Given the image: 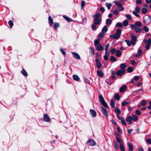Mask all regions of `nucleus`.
<instances>
[{
	"mask_svg": "<svg viewBox=\"0 0 151 151\" xmlns=\"http://www.w3.org/2000/svg\"><path fill=\"white\" fill-rule=\"evenodd\" d=\"M121 31L120 29H118L116 31V33L114 35H111L110 37L113 39H118L120 37Z\"/></svg>",
	"mask_w": 151,
	"mask_h": 151,
	"instance_id": "obj_1",
	"label": "nucleus"
},
{
	"mask_svg": "<svg viewBox=\"0 0 151 151\" xmlns=\"http://www.w3.org/2000/svg\"><path fill=\"white\" fill-rule=\"evenodd\" d=\"M99 99L100 103L103 106H104L106 108L108 107V106L105 101V100L101 95H99Z\"/></svg>",
	"mask_w": 151,
	"mask_h": 151,
	"instance_id": "obj_2",
	"label": "nucleus"
},
{
	"mask_svg": "<svg viewBox=\"0 0 151 151\" xmlns=\"http://www.w3.org/2000/svg\"><path fill=\"white\" fill-rule=\"evenodd\" d=\"M86 144L88 146H93L95 145L96 142L93 139H89L87 141Z\"/></svg>",
	"mask_w": 151,
	"mask_h": 151,
	"instance_id": "obj_3",
	"label": "nucleus"
},
{
	"mask_svg": "<svg viewBox=\"0 0 151 151\" xmlns=\"http://www.w3.org/2000/svg\"><path fill=\"white\" fill-rule=\"evenodd\" d=\"M125 71V69L119 70L116 72V74L118 76H122L124 73Z\"/></svg>",
	"mask_w": 151,
	"mask_h": 151,
	"instance_id": "obj_4",
	"label": "nucleus"
},
{
	"mask_svg": "<svg viewBox=\"0 0 151 151\" xmlns=\"http://www.w3.org/2000/svg\"><path fill=\"white\" fill-rule=\"evenodd\" d=\"M131 42L132 45H134L136 44V41L137 40V37L135 36H133L131 37Z\"/></svg>",
	"mask_w": 151,
	"mask_h": 151,
	"instance_id": "obj_5",
	"label": "nucleus"
},
{
	"mask_svg": "<svg viewBox=\"0 0 151 151\" xmlns=\"http://www.w3.org/2000/svg\"><path fill=\"white\" fill-rule=\"evenodd\" d=\"M104 115L106 117L108 116V112L107 110L102 106L100 107Z\"/></svg>",
	"mask_w": 151,
	"mask_h": 151,
	"instance_id": "obj_6",
	"label": "nucleus"
},
{
	"mask_svg": "<svg viewBox=\"0 0 151 151\" xmlns=\"http://www.w3.org/2000/svg\"><path fill=\"white\" fill-rule=\"evenodd\" d=\"M43 118L45 121L47 122H49L50 121V119L47 114H44Z\"/></svg>",
	"mask_w": 151,
	"mask_h": 151,
	"instance_id": "obj_7",
	"label": "nucleus"
},
{
	"mask_svg": "<svg viewBox=\"0 0 151 151\" xmlns=\"http://www.w3.org/2000/svg\"><path fill=\"white\" fill-rule=\"evenodd\" d=\"M71 53L76 59L78 60L80 59L81 58L79 55L77 53L73 52H71Z\"/></svg>",
	"mask_w": 151,
	"mask_h": 151,
	"instance_id": "obj_8",
	"label": "nucleus"
},
{
	"mask_svg": "<svg viewBox=\"0 0 151 151\" xmlns=\"http://www.w3.org/2000/svg\"><path fill=\"white\" fill-rule=\"evenodd\" d=\"M126 121L127 122H128L129 124H132V117L130 116H127L126 118Z\"/></svg>",
	"mask_w": 151,
	"mask_h": 151,
	"instance_id": "obj_9",
	"label": "nucleus"
},
{
	"mask_svg": "<svg viewBox=\"0 0 151 151\" xmlns=\"http://www.w3.org/2000/svg\"><path fill=\"white\" fill-rule=\"evenodd\" d=\"M90 112L91 114L93 117H95L96 116V112L94 110L91 109L90 111Z\"/></svg>",
	"mask_w": 151,
	"mask_h": 151,
	"instance_id": "obj_10",
	"label": "nucleus"
},
{
	"mask_svg": "<svg viewBox=\"0 0 151 151\" xmlns=\"http://www.w3.org/2000/svg\"><path fill=\"white\" fill-rule=\"evenodd\" d=\"M97 74L100 77H103L104 76L102 71L101 70H99L97 71Z\"/></svg>",
	"mask_w": 151,
	"mask_h": 151,
	"instance_id": "obj_11",
	"label": "nucleus"
},
{
	"mask_svg": "<svg viewBox=\"0 0 151 151\" xmlns=\"http://www.w3.org/2000/svg\"><path fill=\"white\" fill-rule=\"evenodd\" d=\"M136 27H140L142 26V24L141 22L137 21L135 24Z\"/></svg>",
	"mask_w": 151,
	"mask_h": 151,
	"instance_id": "obj_12",
	"label": "nucleus"
},
{
	"mask_svg": "<svg viewBox=\"0 0 151 151\" xmlns=\"http://www.w3.org/2000/svg\"><path fill=\"white\" fill-rule=\"evenodd\" d=\"M116 139L117 141L120 143V144H123V142L122 141V140L119 138L118 137H117L116 138Z\"/></svg>",
	"mask_w": 151,
	"mask_h": 151,
	"instance_id": "obj_13",
	"label": "nucleus"
},
{
	"mask_svg": "<svg viewBox=\"0 0 151 151\" xmlns=\"http://www.w3.org/2000/svg\"><path fill=\"white\" fill-rule=\"evenodd\" d=\"M127 88V87L126 85H124L122 86L120 88L119 91L120 92H122L125 90Z\"/></svg>",
	"mask_w": 151,
	"mask_h": 151,
	"instance_id": "obj_14",
	"label": "nucleus"
},
{
	"mask_svg": "<svg viewBox=\"0 0 151 151\" xmlns=\"http://www.w3.org/2000/svg\"><path fill=\"white\" fill-rule=\"evenodd\" d=\"M100 22L99 19H94L93 21V23L97 25L100 24Z\"/></svg>",
	"mask_w": 151,
	"mask_h": 151,
	"instance_id": "obj_15",
	"label": "nucleus"
},
{
	"mask_svg": "<svg viewBox=\"0 0 151 151\" xmlns=\"http://www.w3.org/2000/svg\"><path fill=\"white\" fill-rule=\"evenodd\" d=\"M48 20L50 25H52L53 24V20L51 17L50 16H49L48 17Z\"/></svg>",
	"mask_w": 151,
	"mask_h": 151,
	"instance_id": "obj_16",
	"label": "nucleus"
},
{
	"mask_svg": "<svg viewBox=\"0 0 151 151\" xmlns=\"http://www.w3.org/2000/svg\"><path fill=\"white\" fill-rule=\"evenodd\" d=\"M143 42L145 43H147V44H149L150 45L151 44V39H149L148 40L145 39L143 40Z\"/></svg>",
	"mask_w": 151,
	"mask_h": 151,
	"instance_id": "obj_17",
	"label": "nucleus"
},
{
	"mask_svg": "<svg viewBox=\"0 0 151 151\" xmlns=\"http://www.w3.org/2000/svg\"><path fill=\"white\" fill-rule=\"evenodd\" d=\"M63 17L65 20L69 22H70L72 21V19H71L65 15H63Z\"/></svg>",
	"mask_w": 151,
	"mask_h": 151,
	"instance_id": "obj_18",
	"label": "nucleus"
},
{
	"mask_svg": "<svg viewBox=\"0 0 151 151\" xmlns=\"http://www.w3.org/2000/svg\"><path fill=\"white\" fill-rule=\"evenodd\" d=\"M109 55V52H105V55L104 56V59L105 60H108V57Z\"/></svg>",
	"mask_w": 151,
	"mask_h": 151,
	"instance_id": "obj_19",
	"label": "nucleus"
},
{
	"mask_svg": "<svg viewBox=\"0 0 151 151\" xmlns=\"http://www.w3.org/2000/svg\"><path fill=\"white\" fill-rule=\"evenodd\" d=\"M97 46L96 49L98 51L102 50L104 49V47L101 45H99Z\"/></svg>",
	"mask_w": 151,
	"mask_h": 151,
	"instance_id": "obj_20",
	"label": "nucleus"
},
{
	"mask_svg": "<svg viewBox=\"0 0 151 151\" xmlns=\"http://www.w3.org/2000/svg\"><path fill=\"white\" fill-rule=\"evenodd\" d=\"M100 41V40L99 39H97L95 40L94 42V45L96 46L99 45V43Z\"/></svg>",
	"mask_w": 151,
	"mask_h": 151,
	"instance_id": "obj_21",
	"label": "nucleus"
},
{
	"mask_svg": "<svg viewBox=\"0 0 151 151\" xmlns=\"http://www.w3.org/2000/svg\"><path fill=\"white\" fill-rule=\"evenodd\" d=\"M73 78L74 80L77 81H78L80 79L79 78L77 75H73Z\"/></svg>",
	"mask_w": 151,
	"mask_h": 151,
	"instance_id": "obj_22",
	"label": "nucleus"
},
{
	"mask_svg": "<svg viewBox=\"0 0 151 151\" xmlns=\"http://www.w3.org/2000/svg\"><path fill=\"white\" fill-rule=\"evenodd\" d=\"M105 4L107 8L109 10L110 9L111 6H112V4L111 3H106Z\"/></svg>",
	"mask_w": 151,
	"mask_h": 151,
	"instance_id": "obj_23",
	"label": "nucleus"
},
{
	"mask_svg": "<svg viewBox=\"0 0 151 151\" xmlns=\"http://www.w3.org/2000/svg\"><path fill=\"white\" fill-rule=\"evenodd\" d=\"M122 55L121 52L120 50H117L116 52V55L118 57H119Z\"/></svg>",
	"mask_w": 151,
	"mask_h": 151,
	"instance_id": "obj_24",
	"label": "nucleus"
},
{
	"mask_svg": "<svg viewBox=\"0 0 151 151\" xmlns=\"http://www.w3.org/2000/svg\"><path fill=\"white\" fill-rule=\"evenodd\" d=\"M120 120L122 123L124 125H126V124L124 120V118L123 117H121L120 118Z\"/></svg>",
	"mask_w": 151,
	"mask_h": 151,
	"instance_id": "obj_25",
	"label": "nucleus"
},
{
	"mask_svg": "<svg viewBox=\"0 0 151 151\" xmlns=\"http://www.w3.org/2000/svg\"><path fill=\"white\" fill-rule=\"evenodd\" d=\"M128 145L130 151H133V147L132 144L131 143H129Z\"/></svg>",
	"mask_w": 151,
	"mask_h": 151,
	"instance_id": "obj_26",
	"label": "nucleus"
},
{
	"mask_svg": "<svg viewBox=\"0 0 151 151\" xmlns=\"http://www.w3.org/2000/svg\"><path fill=\"white\" fill-rule=\"evenodd\" d=\"M110 105L112 107L114 108L115 106V101L113 100V99L111 100Z\"/></svg>",
	"mask_w": 151,
	"mask_h": 151,
	"instance_id": "obj_27",
	"label": "nucleus"
},
{
	"mask_svg": "<svg viewBox=\"0 0 151 151\" xmlns=\"http://www.w3.org/2000/svg\"><path fill=\"white\" fill-rule=\"evenodd\" d=\"M100 14L99 13H97L95 15H94L93 16V17L95 19H99L98 18L100 17Z\"/></svg>",
	"mask_w": 151,
	"mask_h": 151,
	"instance_id": "obj_28",
	"label": "nucleus"
},
{
	"mask_svg": "<svg viewBox=\"0 0 151 151\" xmlns=\"http://www.w3.org/2000/svg\"><path fill=\"white\" fill-rule=\"evenodd\" d=\"M123 24L124 26H127L128 24V21L127 20H124L123 22Z\"/></svg>",
	"mask_w": 151,
	"mask_h": 151,
	"instance_id": "obj_29",
	"label": "nucleus"
},
{
	"mask_svg": "<svg viewBox=\"0 0 151 151\" xmlns=\"http://www.w3.org/2000/svg\"><path fill=\"white\" fill-rule=\"evenodd\" d=\"M127 70L128 73H131L133 71V68L131 67L128 68Z\"/></svg>",
	"mask_w": 151,
	"mask_h": 151,
	"instance_id": "obj_30",
	"label": "nucleus"
},
{
	"mask_svg": "<svg viewBox=\"0 0 151 151\" xmlns=\"http://www.w3.org/2000/svg\"><path fill=\"white\" fill-rule=\"evenodd\" d=\"M109 44H107L106 45L105 48V52H109L108 51V50L109 49Z\"/></svg>",
	"mask_w": 151,
	"mask_h": 151,
	"instance_id": "obj_31",
	"label": "nucleus"
},
{
	"mask_svg": "<svg viewBox=\"0 0 151 151\" xmlns=\"http://www.w3.org/2000/svg\"><path fill=\"white\" fill-rule=\"evenodd\" d=\"M107 27L106 26H105L103 28L102 31L104 32H106L107 31Z\"/></svg>",
	"mask_w": 151,
	"mask_h": 151,
	"instance_id": "obj_32",
	"label": "nucleus"
},
{
	"mask_svg": "<svg viewBox=\"0 0 151 151\" xmlns=\"http://www.w3.org/2000/svg\"><path fill=\"white\" fill-rule=\"evenodd\" d=\"M112 21L110 19H107L106 23V24L110 25Z\"/></svg>",
	"mask_w": 151,
	"mask_h": 151,
	"instance_id": "obj_33",
	"label": "nucleus"
},
{
	"mask_svg": "<svg viewBox=\"0 0 151 151\" xmlns=\"http://www.w3.org/2000/svg\"><path fill=\"white\" fill-rule=\"evenodd\" d=\"M126 67V65L124 63L122 64L120 66V68H121V70L125 69Z\"/></svg>",
	"mask_w": 151,
	"mask_h": 151,
	"instance_id": "obj_34",
	"label": "nucleus"
},
{
	"mask_svg": "<svg viewBox=\"0 0 151 151\" xmlns=\"http://www.w3.org/2000/svg\"><path fill=\"white\" fill-rule=\"evenodd\" d=\"M21 72H22V73L23 74V75H24V76H27L28 74H27V72L24 70L23 69L22 71Z\"/></svg>",
	"mask_w": 151,
	"mask_h": 151,
	"instance_id": "obj_35",
	"label": "nucleus"
},
{
	"mask_svg": "<svg viewBox=\"0 0 151 151\" xmlns=\"http://www.w3.org/2000/svg\"><path fill=\"white\" fill-rule=\"evenodd\" d=\"M115 112L116 113H117L118 114H119L121 113V111L118 108H115Z\"/></svg>",
	"mask_w": 151,
	"mask_h": 151,
	"instance_id": "obj_36",
	"label": "nucleus"
},
{
	"mask_svg": "<svg viewBox=\"0 0 151 151\" xmlns=\"http://www.w3.org/2000/svg\"><path fill=\"white\" fill-rule=\"evenodd\" d=\"M120 147L121 150L122 151H125L124 147V145H122V144H120Z\"/></svg>",
	"mask_w": 151,
	"mask_h": 151,
	"instance_id": "obj_37",
	"label": "nucleus"
},
{
	"mask_svg": "<svg viewBox=\"0 0 151 151\" xmlns=\"http://www.w3.org/2000/svg\"><path fill=\"white\" fill-rule=\"evenodd\" d=\"M142 30H144L145 32H147L148 31L149 29L147 27H146V26H144L143 27V29Z\"/></svg>",
	"mask_w": 151,
	"mask_h": 151,
	"instance_id": "obj_38",
	"label": "nucleus"
},
{
	"mask_svg": "<svg viewBox=\"0 0 151 151\" xmlns=\"http://www.w3.org/2000/svg\"><path fill=\"white\" fill-rule=\"evenodd\" d=\"M135 29V31L137 33H140L141 32V29L136 27Z\"/></svg>",
	"mask_w": 151,
	"mask_h": 151,
	"instance_id": "obj_39",
	"label": "nucleus"
},
{
	"mask_svg": "<svg viewBox=\"0 0 151 151\" xmlns=\"http://www.w3.org/2000/svg\"><path fill=\"white\" fill-rule=\"evenodd\" d=\"M114 3L118 6V7L122 6V4L117 1H114Z\"/></svg>",
	"mask_w": 151,
	"mask_h": 151,
	"instance_id": "obj_40",
	"label": "nucleus"
},
{
	"mask_svg": "<svg viewBox=\"0 0 151 151\" xmlns=\"http://www.w3.org/2000/svg\"><path fill=\"white\" fill-rule=\"evenodd\" d=\"M116 26L117 27H121L122 26V23L120 22H118L116 23Z\"/></svg>",
	"mask_w": 151,
	"mask_h": 151,
	"instance_id": "obj_41",
	"label": "nucleus"
},
{
	"mask_svg": "<svg viewBox=\"0 0 151 151\" xmlns=\"http://www.w3.org/2000/svg\"><path fill=\"white\" fill-rule=\"evenodd\" d=\"M147 10L145 8H142V14H145L147 12Z\"/></svg>",
	"mask_w": 151,
	"mask_h": 151,
	"instance_id": "obj_42",
	"label": "nucleus"
},
{
	"mask_svg": "<svg viewBox=\"0 0 151 151\" xmlns=\"http://www.w3.org/2000/svg\"><path fill=\"white\" fill-rule=\"evenodd\" d=\"M86 3L85 2L83 1H82L81 3V8L82 9H83V7L85 5Z\"/></svg>",
	"mask_w": 151,
	"mask_h": 151,
	"instance_id": "obj_43",
	"label": "nucleus"
},
{
	"mask_svg": "<svg viewBox=\"0 0 151 151\" xmlns=\"http://www.w3.org/2000/svg\"><path fill=\"white\" fill-rule=\"evenodd\" d=\"M8 23L10 27L11 28L13 25V23L12 20H10L9 21Z\"/></svg>",
	"mask_w": 151,
	"mask_h": 151,
	"instance_id": "obj_44",
	"label": "nucleus"
},
{
	"mask_svg": "<svg viewBox=\"0 0 151 151\" xmlns=\"http://www.w3.org/2000/svg\"><path fill=\"white\" fill-rule=\"evenodd\" d=\"M125 41L126 42L127 44L129 46H130L131 45V41L127 40H125Z\"/></svg>",
	"mask_w": 151,
	"mask_h": 151,
	"instance_id": "obj_45",
	"label": "nucleus"
},
{
	"mask_svg": "<svg viewBox=\"0 0 151 151\" xmlns=\"http://www.w3.org/2000/svg\"><path fill=\"white\" fill-rule=\"evenodd\" d=\"M110 60L111 61L115 62L116 60V58L113 56H111L110 57Z\"/></svg>",
	"mask_w": 151,
	"mask_h": 151,
	"instance_id": "obj_46",
	"label": "nucleus"
},
{
	"mask_svg": "<svg viewBox=\"0 0 151 151\" xmlns=\"http://www.w3.org/2000/svg\"><path fill=\"white\" fill-rule=\"evenodd\" d=\"M114 98L117 100H119L120 99V96L118 94H115Z\"/></svg>",
	"mask_w": 151,
	"mask_h": 151,
	"instance_id": "obj_47",
	"label": "nucleus"
},
{
	"mask_svg": "<svg viewBox=\"0 0 151 151\" xmlns=\"http://www.w3.org/2000/svg\"><path fill=\"white\" fill-rule=\"evenodd\" d=\"M132 120H134V121H136L137 119V116H136L135 115H133L132 116Z\"/></svg>",
	"mask_w": 151,
	"mask_h": 151,
	"instance_id": "obj_48",
	"label": "nucleus"
},
{
	"mask_svg": "<svg viewBox=\"0 0 151 151\" xmlns=\"http://www.w3.org/2000/svg\"><path fill=\"white\" fill-rule=\"evenodd\" d=\"M90 49L91 54L92 55H93L94 52V47H91L90 48Z\"/></svg>",
	"mask_w": 151,
	"mask_h": 151,
	"instance_id": "obj_49",
	"label": "nucleus"
},
{
	"mask_svg": "<svg viewBox=\"0 0 151 151\" xmlns=\"http://www.w3.org/2000/svg\"><path fill=\"white\" fill-rule=\"evenodd\" d=\"M133 14L135 16L137 17H140V15L138 14L137 12H135L134 11H133Z\"/></svg>",
	"mask_w": 151,
	"mask_h": 151,
	"instance_id": "obj_50",
	"label": "nucleus"
},
{
	"mask_svg": "<svg viewBox=\"0 0 151 151\" xmlns=\"http://www.w3.org/2000/svg\"><path fill=\"white\" fill-rule=\"evenodd\" d=\"M146 104V102L145 100H143L141 103V105L142 106H145Z\"/></svg>",
	"mask_w": 151,
	"mask_h": 151,
	"instance_id": "obj_51",
	"label": "nucleus"
},
{
	"mask_svg": "<svg viewBox=\"0 0 151 151\" xmlns=\"http://www.w3.org/2000/svg\"><path fill=\"white\" fill-rule=\"evenodd\" d=\"M96 25H97L95 24L94 23H93V24H92V28L93 30H96Z\"/></svg>",
	"mask_w": 151,
	"mask_h": 151,
	"instance_id": "obj_52",
	"label": "nucleus"
},
{
	"mask_svg": "<svg viewBox=\"0 0 151 151\" xmlns=\"http://www.w3.org/2000/svg\"><path fill=\"white\" fill-rule=\"evenodd\" d=\"M140 10V8L138 6H136L135 8V12H139Z\"/></svg>",
	"mask_w": 151,
	"mask_h": 151,
	"instance_id": "obj_53",
	"label": "nucleus"
},
{
	"mask_svg": "<svg viewBox=\"0 0 151 151\" xmlns=\"http://www.w3.org/2000/svg\"><path fill=\"white\" fill-rule=\"evenodd\" d=\"M59 24L57 23H55L54 24V26L55 29H57L59 27Z\"/></svg>",
	"mask_w": 151,
	"mask_h": 151,
	"instance_id": "obj_54",
	"label": "nucleus"
},
{
	"mask_svg": "<svg viewBox=\"0 0 151 151\" xmlns=\"http://www.w3.org/2000/svg\"><path fill=\"white\" fill-rule=\"evenodd\" d=\"M151 45H150L149 44H147L145 46V47L146 49L147 50H148L150 49V47Z\"/></svg>",
	"mask_w": 151,
	"mask_h": 151,
	"instance_id": "obj_55",
	"label": "nucleus"
},
{
	"mask_svg": "<svg viewBox=\"0 0 151 151\" xmlns=\"http://www.w3.org/2000/svg\"><path fill=\"white\" fill-rule=\"evenodd\" d=\"M96 66L98 68H100L101 67L102 65L101 63H98L96 64Z\"/></svg>",
	"mask_w": 151,
	"mask_h": 151,
	"instance_id": "obj_56",
	"label": "nucleus"
},
{
	"mask_svg": "<svg viewBox=\"0 0 151 151\" xmlns=\"http://www.w3.org/2000/svg\"><path fill=\"white\" fill-rule=\"evenodd\" d=\"M126 17L127 19H128L129 20H131V17L130 15L128 14H127L126 15Z\"/></svg>",
	"mask_w": 151,
	"mask_h": 151,
	"instance_id": "obj_57",
	"label": "nucleus"
},
{
	"mask_svg": "<svg viewBox=\"0 0 151 151\" xmlns=\"http://www.w3.org/2000/svg\"><path fill=\"white\" fill-rule=\"evenodd\" d=\"M128 104V102H125L123 101L122 103V106H124Z\"/></svg>",
	"mask_w": 151,
	"mask_h": 151,
	"instance_id": "obj_58",
	"label": "nucleus"
},
{
	"mask_svg": "<svg viewBox=\"0 0 151 151\" xmlns=\"http://www.w3.org/2000/svg\"><path fill=\"white\" fill-rule=\"evenodd\" d=\"M114 146L116 150H117L119 148V146L116 142L114 143Z\"/></svg>",
	"mask_w": 151,
	"mask_h": 151,
	"instance_id": "obj_59",
	"label": "nucleus"
},
{
	"mask_svg": "<svg viewBox=\"0 0 151 151\" xmlns=\"http://www.w3.org/2000/svg\"><path fill=\"white\" fill-rule=\"evenodd\" d=\"M130 27H131V28L132 29H135L136 28V27L135 26V24L134 25V24H131L130 25Z\"/></svg>",
	"mask_w": 151,
	"mask_h": 151,
	"instance_id": "obj_60",
	"label": "nucleus"
},
{
	"mask_svg": "<svg viewBox=\"0 0 151 151\" xmlns=\"http://www.w3.org/2000/svg\"><path fill=\"white\" fill-rule=\"evenodd\" d=\"M61 52V53L63 55H65L66 54L65 52L64 51V50L62 48H60V49Z\"/></svg>",
	"mask_w": 151,
	"mask_h": 151,
	"instance_id": "obj_61",
	"label": "nucleus"
},
{
	"mask_svg": "<svg viewBox=\"0 0 151 151\" xmlns=\"http://www.w3.org/2000/svg\"><path fill=\"white\" fill-rule=\"evenodd\" d=\"M136 114L137 115H139L141 114L140 111L139 110H136L135 111Z\"/></svg>",
	"mask_w": 151,
	"mask_h": 151,
	"instance_id": "obj_62",
	"label": "nucleus"
},
{
	"mask_svg": "<svg viewBox=\"0 0 151 151\" xmlns=\"http://www.w3.org/2000/svg\"><path fill=\"white\" fill-rule=\"evenodd\" d=\"M99 35L101 37H103L104 36L105 34L104 32H102L101 33H100Z\"/></svg>",
	"mask_w": 151,
	"mask_h": 151,
	"instance_id": "obj_63",
	"label": "nucleus"
},
{
	"mask_svg": "<svg viewBox=\"0 0 151 151\" xmlns=\"http://www.w3.org/2000/svg\"><path fill=\"white\" fill-rule=\"evenodd\" d=\"M139 79V76H135L134 77V81H137Z\"/></svg>",
	"mask_w": 151,
	"mask_h": 151,
	"instance_id": "obj_64",
	"label": "nucleus"
}]
</instances>
